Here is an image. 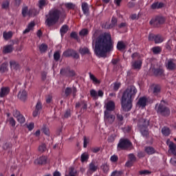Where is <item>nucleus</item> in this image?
Instances as JSON below:
<instances>
[{
    "mask_svg": "<svg viewBox=\"0 0 176 176\" xmlns=\"http://www.w3.org/2000/svg\"><path fill=\"white\" fill-rule=\"evenodd\" d=\"M92 46L94 52L98 58H107V53L113 50V42L110 33L104 32L99 35V32L95 30L92 36Z\"/></svg>",
    "mask_w": 176,
    "mask_h": 176,
    "instance_id": "1",
    "label": "nucleus"
},
{
    "mask_svg": "<svg viewBox=\"0 0 176 176\" xmlns=\"http://www.w3.org/2000/svg\"><path fill=\"white\" fill-rule=\"evenodd\" d=\"M138 93L135 86L129 87L122 94L121 98V107L124 111H130L133 107V101Z\"/></svg>",
    "mask_w": 176,
    "mask_h": 176,
    "instance_id": "2",
    "label": "nucleus"
},
{
    "mask_svg": "<svg viewBox=\"0 0 176 176\" xmlns=\"http://www.w3.org/2000/svg\"><path fill=\"white\" fill-rule=\"evenodd\" d=\"M61 12L59 10H50L47 15H46L45 25L47 27L54 25V24L58 21Z\"/></svg>",
    "mask_w": 176,
    "mask_h": 176,
    "instance_id": "3",
    "label": "nucleus"
},
{
    "mask_svg": "<svg viewBox=\"0 0 176 176\" xmlns=\"http://www.w3.org/2000/svg\"><path fill=\"white\" fill-rule=\"evenodd\" d=\"M132 146L131 142L126 138H121L118 144V151L127 150Z\"/></svg>",
    "mask_w": 176,
    "mask_h": 176,
    "instance_id": "4",
    "label": "nucleus"
},
{
    "mask_svg": "<svg viewBox=\"0 0 176 176\" xmlns=\"http://www.w3.org/2000/svg\"><path fill=\"white\" fill-rule=\"evenodd\" d=\"M155 109H157V113H160L163 116H168L170 114V109L163 104V102H161L159 106L158 104H156Z\"/></svg>",
    "mask_w": 176,
    "mask_h": 176,
    "instance_id": "5",
    "label": "nucleus"
},
{
    "mask_svg": "<svg viewBox=\"0 0 176 176\" xmlns=\"http://www.w3.org/2000/svg\"><path fill=\"white\" fill-rule=\"evenodd\" d=\"M116 120V116L112 114L110 111H104V122L105 124L110 125L112 124Z\"/></svg>",
    "mask_w": 176,
    "mask_h": 176,
    "instance_id": "6",
    "label": "nucleus"
},
{
    "mask_svg": "<svg viewBox=\"0 0 176 176\" xmlns=\"http://www.w3.org/2000/svg\"><path fill=\"white\" fill-rule=\"evenodd\" d=\"M60 74L65 77L72 78L76 76V72L74 70L70 69L69 68H64L60 69Z\"/></svg>",
    "mask_w": 176,
    "mask_h": 176,
    "instance_id": "7",
    "label": "nucleus"
},
{
    "mask_svg": "<svg viewBox=\"0 0 176 176\" xmlns=\"http://www.w3.org/2000/svg\"><path fill=\"white\" fill-rule=\"evenodd\" d=\"M91 98L97 100L99 98H102L104 96V92L102 90H98V91L96 89H91L89 91Z\"/></svg>",
    "mask_w": 176,
    "mask_h": 176,
    "instance_id": "8",
    "label": "nucleus"
},
{
    "mask_svg": "<svg viewBox=\"0 0 176 176\" xmlns=\"http://www.w3.org/2000/svg\"><path fill=\"white\" fill-rule=\"evenodd\" d=\"M148 40L150 41H154L155 44H160L164 42V38L160 34L155 35L153 34H150Z\"/></svg>",
    "mask_w": 176,
    "mask_h": 176,
    "instance_id": "9",
    "label": "nucleus"
},
{
    "mask_svg": "<svg viewBox=\"0 0 176 176\" xmlns=\"http://www.w3.org/2000/svg\"><path fill=\"white\" fill-rule=\"evenodd\" d=\"M80 108V113H84L87 109V102L82 100L76 104V109H78Z\"/></svg>",
    "mask_w": 176,
    "mask_h": 176,
    "instance_id": "10",
    "label": "nucleus"
},
{
    "mask_svg": "<svg viewBox=\"0 0 176 176\" xmlns=\"http://www.w3.org/2000/svg\"><path fill=\"white\" fill-rule=\"evenodd\" d=\"M34 12L35 10H28V8L27 6H25L22 8L21 14L23 17H26V16H28L29 17H33L34 16H36Z\"/></svg>",
    "mask_w": 176,
    "mask_h": 176,
    "instance_id": "11",
    "label": "nucleus"
},
{
    "mask_svg": "<svg viewBox=\"0 0 176 176\" xmlns=\"http://www.w3.org/2000/svg\"><path fill=\"white\" fill-rule=\"evenodd\" d=\"M149 23L150 24H154L156 27H159V25L165 23V18L163 16H156L154 19H151Z\"/></svg>",
    "mask_w": 176,
    "mask_h": 176,
    "instance_id": "12",
    "label": "nucleus"
},
{
    "mask_svg": "<svg viewBox=\"0 0 176 176\" xmlns=\"http://www.w3.org/2000/svg\"><path fill=\"white\" fill-rule=\"evenodd\" d=\"M43 109V104L42 102L41 101H37L36 105H35V109L34 111L32 112V116L34 118L37 117L40 113L41 111Z\"/></svg>",
    "mask_w": 176,
    "mask_h": 176,
    "instance_id": "13",
    "label": "nucleus"
},
{
    "mask_svg": "<svg viewBox=\"0 0 176 176\" xmlns=\"http://www.w3.org/2000/svg\"><path fill=\"white\" fill-rule=\"evenodd\" d=\"M142 66V60L138 59L136 60L131 61V67L134 70L139 71L141 69Z\"/></svg>",
    "mask_w": 176,
    "mask_h": 176,
    "instance_id": "14",
    "label": "nucleus"
},
{
    "mask_svg": "<svg viewBox=\"0 0 176 176\" xmlns=\"http://www.w3.org/2000/svg\"><path fill=\"white\" fill-rule=\"evenodd\" d=\"M98 169V165L95 162H91L89 164L87 173L93 174L96 172Z\"/></svg>",
    "mask_w": 176,
    "mask_h": 176,
    "instance_id": "15",
    "label": "nucleus"
},
{
    "mask_svg": "<svg viewBox=\"0 0 176 176\" xmlns=\"http://www.w3.org/2000/svg\"><path fill=\"white\" fill-rule=\"evenodd\" d=\"M166 144L168 146L169 151H170V153L173 155L176 156V144L169 140L166 141Z\"/></svg>",
    "mask_w": 176,
    "mask_h": 176,
    "instance_id": "16",
    "label": "nucleus"
},
{
    "mask_svg": "<svg viewBox=\"0 0 176 176\" xmlns=\"http://www.w3.org/2000/svg\"><path fill=\"white\" fill-rule=\"evenodd\" d=\"M166 67L167 69L173 71L176 69V63L174 59H168L166 63Z\"/></svg>",
    "mask_w": 176,
    "mask_h": 176,
    "instance_id": "17",
    "label": "nucleus"
},
{
    "mask_svg": "<svg viewBox=\"0 0 176 176\" xmlns=\"http://www.w3.org/2000/svg\"><path fill=\"white\" fill-rule=\"evenodd\" d=\"M104 107L106 109L105 111L111 113V111H113L116 108L115 102L112 100L109 101L105 104Z\"/></svg>",
    "mask_w": 176,
    "mask_h": 176,
    "instance_id": "18",
    "label": "nucleus"
},
{
    "mask_svg": "<svg viewBox=\"0 0 176 176\" xmlns=\"http://www.w3.org/2000/svg\"><path fill=\"white\" fill-rule=\"evenodd\" d=\"M10 67L11 68V71L17 72L20 69L19 63L14 60L10 61Z\"/></svg>",
    "mask_w": 176,
    "mask_h": 176,
    "instance_id": "19",
    "label": "nucleus"
},
{
    "mask_svg": "<svg viewBox=\"0 0 176 176\" xmlns=\"http://www.w3.org/2000/svg\"><path fill=\"white\" fill-rule=\"evenodd\" d=\"M47 163V157L41 156L34 160L35 164L44 165Z\"/></svg>",
    "mask_w": 176,
    "mask_h": 176,
    "instance_id": "20",
    "label": "nucleus"
},
{
    "mask_svg": "<svg viewBox=\"0 0 176 176\" xmlns=\"http://www.w3.org/2000/svg\"><path fill=\"white\" fill-rule=\"evenodd\" d=\"M18 98L21 101H25L28 98V93L25 90H20L18 95Z\"/></svg>",
    "mask_w": 176,
    "mask_h": 176,
    "instance_id": "21",
    "label": "nucleus"
},
{
    "mask_svg": "<svg viewBox=\"0 0 176 176\" xmlns=\"http://www.w3.org/2000/svg\"><path fill=\"white\" fill-rule=\"evenodd\" d=\"M10 91V89L8 87H3L0 89V98H4L7 96Z\"/></svg>",
    "mask_w": 176,
    "mask_h": 176,
    "instance_id": "22",
    "label": "nucleus"
},
{
    "mask_svg": "<svg viewBox=\"0 0 176 176\" xmlns=\"http://www.w3.org/2000/svg\"><path fill=\"white\" fill-rule=\"evenodd\" d=\"M146 103H147V98L146 97L144 96L139 98L137 102V105L139 107L144 108L146 106Z\"/></svg>",
    "mask_w": 176,
    "mask_h": 176,
    "instance_id": "23",
    "label": "nucleus"
},
{
    "mask_svg": "<svg viewBox=\"0 0 176 176\" xmlns=\"http://www.w3.org/2000/svg\"><path fill=\"white\" fill-rule=\"evenodd\" d=\"M14 47L12 45H7L3 47V54H11L13 52Z\"/></svg>",
    "mask_w": 176,
    "mask_h": 176,
    "instance_id": "24",
    "label": "nucleus"
},
{
    "mask_svg": "<svg viewBox=\"0 0 176 176\" xmlns=\"http://www.w3.org/2000/svg\"><path fill=\"white\" fill-rule=\"evenodd\" d=\"M34 27H35V23L34 22H30L27 28L25 29V30L23 32V34H26L29 33L30 31L33 30Z\"/></svg>",
    "mask_w": 176,
    "mask_h": 176,
    "instance_id": "25",
    "label": "nucleus"
},
{
    "mask_svg": "<svg viewBox=\"0 0 176 176\" xmlns=\"http://www.w3.org/2000/svg\"><path fill=\"white\" fill-rule=\"evenodd\" d=\"M89 76L90 80L92 81V83L94 85H100V81L94 74H92L91 72L89 73Z\"/></svg>",
    "mask_w": 176,
    "mask_h": 176,
    "instance_id": "26",
    "label": "nucleus"
},
{
    "mask_svg": "<svg viewBox=\"0 0 176 176\" xmlns=\"http://www.w3.org/2000/svg\"><path fill=\"white\" fill-rule=\"evenodd\" d=\"M116 47L118 50L122 51L126 49V44L124 41H118Z\"/></svg>",
    "mask_w": 176,
    "mask_h": 176,
    "instance_id": "27",
    "label": "nucleus"
},
{
    "mask_svg": "<svg viewBox=\"0 0 176 176\" xmlns=\"http://www.w3.org/2000/svg\"><path fill=\"white\" fill-rule=\"evenodd\" d=\"M164 3L162 2H155L153 3L151 8V9H161V8H164Z\"/></svg>",
    "mask_w": 176,
    "mask_h": 176,
    "instance_id": "28",
    "label": "nucleus"
},
{
    "mask_svg": "<svg viewBox=\"0 0 176 176\" xmlns=\"http://www.w3.org/2000/svg\"><path fill=\"white\" fill-rule=\"evenodd\" d=\"M82 10L84 14H88L89 13V5L87 3H82L81 4Z\"/></svg>",
    "mask_w": 176,
    "mask_h": 176,
    "instance_id": "29",
    "label": "nucleus"
},
{
    "mask_svg": "<svg viewBox=\"0 0 176 176\" xmlns=\"http://www.w3.org/2000/svg\"><path fill=\"white\" fill-rule=\"evenodd\" d=\"M79 53L80 55L90 54V50L88 47H84L79 49Z\"/></svg>",
    "mask_w": 176,
    "mask_h": 176,
    "instance_id": "30",
    "label": "nucleus"
},
{
    "mask_svg": "<svg viewBox=\"0 0 176 176\" xmlns=\"http://www.w3.org/2000/svg\"><path fill=\"white\" fill-rule=\"evenodd\" d=\"M48 4V1L47 0H39L38 1V6L39 9H43L46 5Z\"/></svg>",
    "mask_w": 176,
    "mask_h": 176,
    "instance_id": "31",
    "label": "nucleus"
},
{
    "mask_svg": "<svg viewBox=\"0 0 176 176\" xmlns=\"http://www.w3.org/2000/svg\"><path fill=\"white\" fill-rule=\"evenodd\" d=\"M13 36V33L12 32L10 31V32H4L3 33V37H4V40L6 41H8L9 39L12 38Z\"/></svg>",
    "mask_w": 176,
    "mask_h": 176,
    "instance_id": "32",
    "label": "nucleus"
},
{
    "mask_svg": "<svg viewBox=\"0 0 176 176\" xmlns=\"http://www.w3.org/2000/svg\"><path fill=\"white\" fill-rule=\"evenodd\" d=\"M145 152L149 155H153L155 153V150L153 147L152 146H147V147H145Z\"/></svg>",
    "mask_w": 176,
    "mask_h": 176,
    "instance_id": "33",
    "label": "nucleus"
},
{
    "mask_svg": "<svg viewBox=\"0 0 176 176\" xmlns=\"http://www.w3.org/2000/svg\"><path fill=\"white\" fill-rule=\"evenodd\" d=\"M170 133H171L170 129L168 127L164 126L162 129V133L164 136H169Z\"/></svg>",
    "mask_w": 176,
    "mask_h": 176,
    "instance_id": "34",
    "label": "nucleus"
},
{
    "mask_svg": "<svg viewBox=\"0 0 176 176\" xmlns=\"http://www.w3.org/2000/svg\"><path fill=\"white\" fill-rule=\"evenodd\" d=\"M160 91H161V87L160 85H157L153 87V93L155 96L158 95L160 93Z\"/></svg>",
    "mask_w": 176,
    "mask_h": 176,
    "instance_id": "35",
    "label": "nucleus"
},
{
    "mask_svg": "<svg viewBox=\"0 0 176 176\" xmlns=\"http://www.w3.org/2000/svg\"><path fill=\"white\" fill-rule=\"evenodd\" d=\"M68 32V26L66 25H63L60 29V33L61 36L65 35Z\"/></svg>",
    "mask_w": 176,
    "mask_h": 176,
    "instance_id": "36",
    "label": "nucleus"
},
{
    "mask_svg": "<svg viewBox=\"0 0 176 176\" xmlns=\"http://www.w3.org/2000/svg\"><path fill=\"white\" fill-rule=\"evenodd\" d=\"M89 160V154L87 153H83L80 155V161L82 163L87 162Z\"/></svg>",
    "mask_w": 176,
    "mask_h": 176,
    "instance_id": "37",
    "label": "nucleus"
},
{
    "mask_svg": "<svg viewBox=\"0 0 176 176\" xmlns=\"http://www.w3.org/2000/svg\"><path fill=\"white\" fill-rule=\"evenodd\" d=\"M8 69L7 63L1 64V65L0 66V73L3 74V73L8 72Z\"/></svg>",
    "mask_w": 176,
    "mask_h": 176,
    "instance_id": "38",
    "label": "nucleus"
},
{
    "mask_svg": "<svg viewBox=\"0 0 176 176\" xmlns=\"http://www.w3.org/2000/svg\"><path fill=\"white\" fill-rule=\"evenodd\" d=\"M100 168L104 173H107L109 170V166L107 163L102 164Z\"/></svg>",
    "mask_w": 176,
    "mask_h": 176,
    "instance_id": "39",
    "label": "nucleus"
},
{
    "mask_svg": "<svg viewBox=\"0 0 176 176\" xmlns=\"http://www.w3.org/2000/svg\"><path fill=\"white\" fill-rule=\"evenodd\" d=\"M152 52L154 54H160L162 52V48L159 46L152 48Z\"/></svg>",
    "mask_w": 176,
    "mask_h": 176,
    "instance_id": "40",
    "label": "nucleus"
},
{
    "mask_svg": "<svg viewBox=\"0 0 176 176\" xmlns=\"http://www.w3.org/2000/svg\"><path fill=\"white\" fill-rule=\"evenodd\" d=\"M153 74L156 76H162L164 74V70L162 69H154Z\"/></svg>",
    "mask_w": 176,
    "mask_h": 176,
    "instance_id": "41",
    "label": "nucleus"
},
{
    "mask_svg": "<svg viewBox=\"0 0 176 176\" xmlns=\"http://www.w3.org/2000/svg\"><path fill=\"white\" fill-rule=\"evenodd\" d=\"M118 19L116 17H112L111 23L109 26V28H113L116 25H117Z\"/></svg>",
    "mask_w": 176,
    "mask_h": 176,
    "instance_id": "42",
    "label": "nucleus"
},
{
    "mask_svg": "<svg viewBox=\"0 0 176 176\" xmlns=\"http://www.w3.org/2000/svg\"><path fill=\"white\" fill-rule=\"evenodd\" d=\"M116 137H117V135L116 133L111 134V135H109L108 137V140H108V142L109 143H113L116 140Z\"/></svg>",
    "mask_w": 176,
    "mask_h": 176,
    "instance_id": "43",
    "label": "nucleus"
},
{
    "mask_svg": "<svg viewBox=\"0 0 176 176\" xmlns=\"http://www.w3.org/2000/svg\"><path fill=\"white\" fill-rule=\"evenodd\" d=\"M47 50V45H45V44H41V45L39 46V51H40L41 53H44V52H45Z\"/></svg>",
    "mask_w": 176,
    "mask_h": 176,
    "instance_id": "44",
    "label": "nucleus"
},
{
    "mask_svg": "<svg viewBox=\"0 0 176 176\" xmlns=\"http://www.w3.org/2000/svg\"><path fill=\"white\" fill-rule=\"evenodd\" d=\"M131 58H132L133 61V60H140V55L138 53H137V52L133 53L131 55Z\"/></svg>",
    "mask_w": 176,
    "mask_h": 176,
    "instance_id": "45",
    "label": "nucleus"
},
{
    "mask_svg": "<svg viewBox=\"0 0 176 176\" xmlns=\"http://www.w3.org/2000/svg\"><path fill=\"white\" fill-rule=\"evenodd\" d=\"M38 151L40 153L45 152L46 151V145H45V144H41V145H39L38 148Z\"/></svg>",
    "mask_w": 176,
    "mask_h": 176,
    "instance_id": "46",
    "label": "nucleus"
},
{
    "mask_svg": "<svg viewBox=\"0 0 176 176\" xmlns=\"http://www.w3.org/2000/svg\"><path fill=\"white\" fill-rule=\"evenodd\" d=\"M65 6L67 9H75L76 8V5L73 3H65Z\"/></svg>",
    "mask_w": 176,
    "mask_h": 176,
    "instance_id": "47",
    "label": "nucleus"
},
{
    "mask_svg": "<svg viewBox=\"0 0 176 176\" xmlns=\"http://www.w3.org/2000/svg\"><path fill=\"white\" fill-rule=\"evenodd\" d=\"M9 6L10 1L8 0L3 1V4H1V8H3V9H8Z\"/></svg>",
    "mask_w": 176,
    "mask_h": 176,
    "instance_id": "48",
    "label": "nucleus"
},
{
    "mask_svg": "<svg viewBox=\"0 0 176 176\" xmlns=\"http://www.w3.org/2000/svg\"><path fill=\"white\" fill-rule=\"evenodd\" d=\"M89 34V31L87 29H82L81 31L79 32V36H85Z\"/></svg>",
    "mask_w": 176,
    "mask_h": 176,
    "instance_id": "49",
    "label": "nucleus"
},
{
    "mask_svg": "<svg viewBox=\"0 0 176 176\" xmlns=\"http://www.w3.org/2000/svg\"><path fill=\"white\" fill-rule=\"evenodd\" d=\"M17 122H19L20 124H23L25 121V118L23 115H20L16 118Z\"/></svg>",
    "mask_w": 176,
    "mask_h": 176,
    "instance_id": "50",
    "label": "nucleus"
},
{
    "mask_svg": "<svg viewBox=\"0 0 176 176\" xmlns=\"http://www.w3.org/2000/svg\"><path fill=\"white\" fill-rule=\"evenodd\" d=\"M77 170L74 168H70L69 171V176H76Z\"/></svg>",
    "mask_w": 176,
    "mask_h": 176,
    "instance_id": "51",
    "label": "nucleus"
},
{
    "mask_svg": "<svg viewBox=\"0 0 176 176\" xmlns=\"http://www.w3.org/2000/svg\"><path fill=\"white\" fill-rule=\"evenodd\" d=\"M72 50H69L65 51L63 54V56L64 57H70V56H72Z\"/></svg>",
    "mask_w": 176,
    "mask_h": 176,
    "instance_id": "52",
    "label": "nucleus"
},
{
    "mask_svg": "<svg viewBox=\"0 0 176 176\" xmlns=\"http://www.w3.org/2000/svg\"><path fill=\"white\" fill-rule=\"evenodd\" d=\"M60 58V54L59 52H56L54 54V60L55 61H58Z\"/></svg>",
    "mask_w": 176,
    "mask_h": 176,
    "instance_id": "53",
    "label": "nucleus"
},
{
    "mask_svg": "<svg viewBox=\"0 0 176 176\" xmlns=\"http://www.w3.org/2000/svg\"><path fill=\"white\" fill-rule=\"evenodd\" d=\"M129 161L135 162L136 161V157L133 153H130L129 154Z\"/></svg>",
    "mask_w": 176,
    "mask_h": 176,
    "instance_id": "54",
    "label": "nucleus"
},
{
    "mask_svg": "<svg viewBox=\"0 0 176 176\" xmlns=\"http://www.w3.org/2000/svg\"><path fill=\"white\" fill-rule=\"evenodd\" d=\"M89 143V139L87 138L86 137H84V138H83V147L87 148Z\"/></svg>",
    "mask_w": 176,
    "mask_h": 176,
    "instance_id": "55",
    "label": "nucleus"
},
{
    "mask_svg": "<svg viewBox=\"0 0 176 176\" xmlns=\"http://www.w3.org/2000/svg\"><path fill=\"white\" fill-rule=\"evenodd\" d=\"M139 173L140 175H147L151 174V172L148 170H140Z\"/></svg>",
    "mask_w": 176,
    "mask_h": 176,
    "instance_id": "56",
    "label": "nucleus"
},
{
    "mask_svg": "<svg viewBox=\"0 0 176 176\" xmlns=\"http://www.w3.org/2000/svg\"><path fill=\"white\" fill-rule=\"evenodd\" d=\"M71 56L73 57L75 59H78L79 58V54L74 50H72Z\"/></svg>",
    "mask_w": 176,
    "mask_h": 176,
    "instance_id": "57",
    "label": "nucleus"
},
{
    "mask_svg": "<svg viewBox=\"0 0 176 176\" xmlns=\"http://www.w3.org/2000/svg\"><path fill=\"white\" fill-rule=\"evenodd\" d=\"M118 160V157L116 155H113L110 157V161L111 162H116Z\"/></svg>",
    "mask_w": 176,
    "mask_h": 176,
    "instance_id": "58",
    "label": "nucleus"
},
{
    "mask_svg": "<svg viewBox=\"0 0 176 176\" xmlns=\"http://www.w3.org/2000/svg\"><path fill=\"white\" fill-rule=\"evenodd\" d=\"M8 121L10 122V124L12 126H16V121L14 120V119L13 118H10L8 119Z\"/></svg>",
    "mask_w": 176,
    "mask_h": 176,
    "instance_id": "59",
    "label": "nucleus"
},
{
    "mask_svg": "<svg viewBox=\"0 0 176 176\" xmlns=\"http://www.w3.org/2000/svg\"><path fill=\"white\" fill-rule=\"evenodd\" d=\"M72 91V89L70 87H67L65 90V94L66 95V96H68L71 94Z\"/></svg>",
    "mask_w": 176,
    "mask_h": 176,
    "instance_id": "60",
    "label": "nucleus"
},
{
    "mask_svg": "<svg viewBox=\"0 0 176 176\" xmlns=\"http://www.w3.org/2000/svg\"><path fill=\"white\" fill-rule=\"evenodd\" d=\"M27 128L28 131H32L34 128V124L33 122H30L27 125Z\"/></svg>",
    "mask_w": 176,
    "mask_h": 176,
    "instance_id": "61",
    "label": "nucleus"
},
{
    "mask_svg": "<svg viewBox=\"0 0 176 176\" xmlns=\"http://www.w3.org/2000/svg\"><path fill=\"white\" fill-rule=\"evenodd\" d=\"M70 37L74 38V39H76L77 40L78 39V33L77 32H72L71 34H70Z\"/></svg>",
    "mask_w": 176,
    "mask_h": 176,
    "instance_id": "62",
    "label": "nucleus"
},
{
    "mask_svg": "<svg viewBox=\"0 0 176 176\" xmlns=\"http://www.w3.org/2000/svg\"><path fill=\"white\" fill-rule=\"evenodd\" d=\"M121 175V171L114 170L111 173V176H119Z\"/></svg>",
    "mask_w": 176,
    "mask_h": 176,
    "instance_id": "63",
    "label": "nucleus"
},
{
    "mask_svg": "<svg viewBox=\"0 0 176 176\" xmlns=\"http://www.w3.org/2000/svg\"><path fill=\"white\" fill-rule=\"evenodd\" d=\"M170 164H171L173 166H176V158H175V157L171 158L170 160Z\"/></svg>",
    "mask_w": 176,
    "mask_h": 176,
    "instance_id": "64",
    "label": "nucleus"
}]
</instances>
